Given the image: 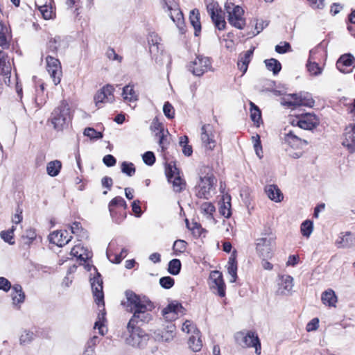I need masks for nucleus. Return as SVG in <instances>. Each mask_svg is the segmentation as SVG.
<instances>
[{"instance_id": "1", "label": "nucleus", "mask_w": 355, "mask_h": 355, "mask_svg": "<svg viewBox=\"0 0 355 355\" xmlns=\"http://www.w3.org/2000/svg\"><path fill=\"white\" fill-rule=\"evenodd\" d=\"M128 310L132 313L127 328L132 326L137 327L148 324L153 320L152 311L155 308L153 303L148 298L141 297L132 291H125Z\"/></svg>"}, {"instance_id": "2", "label": "nucleus", "mask_w": 355, "mask_h": 355, "mask_svg": "<svg viewBox=\"0 0 355 355\" xmlns=\"http://www.w3.org/2000/svg\"><path fill=\"white\" fill-rule=\"evenodd\" d=\"M71 120V110L66 101H62L51 112L49 121L57 131L67 128Z\"/></svg>"}, {"instance_id": "3", "label": "nucleus", "mask_w": 355, "mask_h": 355, "mask_svg": "<svg viewBox=\"0 0 355 355\" xmlns=\"http://www.w3.org/2000/svg\"><path fill=\"white\" fill-rule=\"evenodd\" d=\"M234 338L236 343L241 347L243 348L254 347L255 349L256 354H261V343L255 332L252 331H239L235 334Z\"/></svg>"}, {"instance_id": "4", "label": "nucleus", "mask_w": 355, "mask_h": 355, "mask_svg": "<svg viewBox=\"0 0 355 355\" xmlns=\"http://www.w3.org/2000/svg\"><path fill=\"white\" fill-rule=\"evenodd\" d=\"M127 329L129 333V336L125 339L127 344L137 348H144L147 345L149 335L139 327L132 326Z\"/></svg>"}, {"instance_id": "5", "label": "nucleus", "mask_w": 355, "mask_h": 355, "mask_svg": "<svg viewBox=\"0 0 355 355\" xmlns=\"http://www.w3.org/2000/svg\"><path fill=\"white\" fill-rule=\"evenodd\" d=\"M164 9L181 33L184 30V20L178 3L175 0H164Z\"/></svg>"}, {"instance_id": "6", "label": "nucleus", "mask_w": 355, "mask_h": 355, "mask_svg": "<svg viewBox=\"0 0 355 355\" xmlns=\"http://www.w3.org/2000/svg\"><path fill=\"white\" fill-rule=\"evenodd\" d=\"M216 182V180L211 173H207L203 177L200 176L199 183L196 187V196L199 198L208 199Z\"/></svg>"}, {"instance_id": "7", "label": "nucleus", "mask_w": 355, "mask_h": 355, "mask_svg": "<svg viewBox=\"0 0 355 355\" xmlns=\"http://www.w3.org/2000/svg\"><path fill=\"white\" fill-rule=\"evenodd\" d=\"M275 237L272 234H265L264 236L256 240V251L259 257L269 259L272 255V247Z\"/></svg>"}, {"instance_id": "8", "label": "nucleus", "mask_w": 355, "mask_h": 355, "mask_svg": "<svg viewBox=\"0 0 355 355\" xmlns=\"http://www.w3.org/2000/svg\"><path fill=\"white\" fill-rule=\"evenodd\" d=\"M188 70L196 76H202L211 69V62L208 57L198 55L187 65Z\"/></svg>"}, {"instance_id": "9", "label": "nucleus", "mask_w": 355, "mask_h": 355, "mask_svg": "<svg viewBox=\"0 0 355 355\" xmlns=\"http://www.w3.org/2000/svg\"><path fill=\"white\" fill-rule=\"evenodd\" d=\"M315 101L312 98L311 94L308 93L291 94L287 96V98L284 99L282 103V105L291 106H306L312 107Z\"/></svg>"}, {"instance_id": "10", "label": "nucleus", "mask_w": 355, "mask_h": 355, "mask_svg": "<svg viewBox=\"0 0 355 355\" xmlns=\"http://www.w3.org/2000/svg\"><path fill=\"white\" fill-rule=\"evenodd\" d=\"M232 6L231 7L230 5L226 6L228 13L227 20L232 26L238 29H243L245 24V19L243 18L244 10L239 6L232 5Z\"/></svg>"}, {"instance_id": "11", "label": "nucleus", "mask_w": 355, "mask_h": 355, "mask_svg": "<svg viewBox=\"0 0 355 355\" xmlns=\"http://www.w3.org/2000/svg\"><path fill=\"white\" fill-rule=\"evenodd\" d=\"M46 70L50 75L55 85H58L62 76V71L60 62L58 59L48 55L46 58Z\"/></svg>"}, {"instance_id": "12", "label": "nucleus", "mask_w": 355, "mask_h": 355, "mask_svg": "<svg viewBox=\"0 0 355 355\" xmlns=\"http://www.w3.org/2000/svg\"><path fill=\"white\" fill-rule=\"evenodd\" d=\"M200 139L202 146L208 150H213L216 145L215 130L212 125L205 124L201 128Z\"/></svg>"}, {"instance_id": "13", "label": "nucleus", "mask_w": 355, "mask_h": 355, "mask_svg": "<svg viewBox=\"0 0 355 355\" xmlns=\"http://www.w3.org/2000/svg\"><path fill=\"white\" fill-rule=\"evenodd\" d=\"M95 275L90 278L91 286L96 303L104 306V295L103 291V279L101 274L94 268Z\"/></svg>"}, {"instance_id": "14", "label": "nucleus", "mask_w": 355, "mask_h": 355, "mask_svg": "<svg viewBox=\"0 0 355 355\" xmlns=\"http://www.w3.org/2000/svg\"><path fill=\"white\" fill-rule=\"evenodd\" d=\"M114 88L111 85H106L100 89L94 96V101L98 108L102 107V105L107 103H112L114 101Z\"/></svg>"}, {"instance_id": "15", "label": "nucleus", "mask_w": 355, "mask_h": 355, "mask_svg": "<svg viewBox=\"0 0 355 355\" xmlns=\"http://www.w3.org/2000/svg\"><path fill=\"white\" fill-rule=\"evenodd\" d=\"M185 313V309L182 306L181 303L177 301H173L169 303L167 306L162 310V315L167 321H172L175 320L179 314L184 315Z\"/></svg>"}, {"instance_id": "16", "label": "nucleus", "mask_w": 355, "mask_h": 355, "mask_svg": "<svg viewBox=\"0 0 355 355\" xmlns=\"http://www.w3.org/2000/svg\"><path fill=\"white\" fill-rule=\"evenodd\" d=\"M301 130L299 129L290 130L285 136L286 142L293 148H302L304 146L308 145L307 140L303 139L301 134Z\"/></svg>"}, {"instance_id": "17", "label": "nucleus", "mask_w": 355, "mask_h": 355, "mask_svg": "<svg viewBox=\"0 0 355 355\" xmlns=\"http://www.w3.org/2000/svg\"><path fill=\"white\" fill-rule=\"evenodd\" d=\"M320 123L319 119L314 114L306 113L297 119V125L299 130L304 129L311 130L315 128Z\"/></svg>"}, {"instance_id": "18", "label": "nucleus", "mask_w": 355, "mask_h": 355, "mask_svg": "<svg viewBox=\"0 0 355 355\" xmlns=\"http://www.w3.org/2000/svg\"><path fill=\"white\" fill-rule=\"evenodd\" d=\"M11 64L8 55L0 51V75L3 76L5 84L10 83Z\"/></svg>"}, {"instance_id": "19", "label": "nucleus", "mask_w": 355, "mask_h": 355, "mask_svg": "<svg viewBox=\"0 0 355 355\" xmlns=\"http://www.w3.org/2000/svg\"><path fill=\"white\" fill-rule=\"evenodd\" d=\"M211 280V288L217 289V294L223 297L225 295V284L223 279V275L218 270L212 271L210 274Z\"/></svg>"}, {"instance_id": "20", "label": "nucleus", "mask_w": 355, "mask_h": 355, "mask_svg": "<svg viewBox=\"0 0 355 355\" xmlns=\"http://www.w3.org/2000/svg\"><path fill=\"white\" fill-rule=\"evenodd\" d=\"M67 230H60L53 232L50 234V242L59 247L67 245L71 239L72 236H68Z\"/></svg>"}, {"instance_id": "21", "label": "nucleus", "mask_w": 355, "mask_h": 355, "mask_svg": "<svg viewBox=\"0 0 355 355\" xmlns=\"http://www.w3.org/2000/svg\"><path fill=\"white\" fill-rule=\"evenodd\" d=\"M354 245L355 237L350 232H341L336 241V245L338 248H349Z\"/></svg>"}, {"instance_id": "22", "label": "nucleus", "mask_w": 355, "mask_h": 355, "mask_svg": "<svg viewBox=\"0 0 355 355\" xmlns=\"http://www.w3.org/2000/svg\"><path fill=\"white\" fill-rule=\"evenodd\" d=\"M254 50V48L252 47V49L240 53L239 55L237 66L239 69L243 72V74L248 70V64L253 56Z\"/></svg>"}, {"instance_id": "23", "label": "nucleus", "mask_w": 355, "mask_h": 355, "mask_svg": "<svg viewBox=\"0 0 355 355\" xmlns=\"http://www.w3.org/2000/svg\"><path fill=\"white\" fill-rule=\"evenodd\" d=\"M355 66V58L351 54H345L340 57L336 62L337 69L343 73H349L345 68L348 67Z\"/></svg>"}, {"instance_id": "24", "label": "nucleus", "mask_w": 355, "mask_h": 355, "mask_svg": "<svg viewBox=\"0 0 355 355\" xmlns=\"http://www.w3.org/2000/svg\"><path fill=\"white\" fill-rule=\"evenodd\" d=\"M342 144L347 148L350 153L355 152V124L349 130H346Z\"/></svg>"}, {"instance_id": "25", "label": "nucleus", "mask_w": 355, "mask_h": 355, "mask_svg": "<svg viewBox=\"0 0 355 355\" xmlns=\"http://www.w3.org/2000/svg\"><path fill=\"white\" fill-rule=\"evenodd\" d=\"M278 284L279 291L282 294L286 295L290 293L293 287V278L288 275H282Z\"/></svg>"}, {"instance_id": "26", "label": "nucleus", "mask_w": 355, "mask_h": 355, "mask_svg": "<svg viewBox=\"0 0 355 355\" xmlns=\"http://www.w3.org/2000/svg\"><path fill=\"white\" fill-rule=\"evenodd\" d=\"M50 1V0H35L36 6L45 19H51L53 14L52 7L48 5Z\"/></svg>"}, {"instance_id": "27", "label": "nucleus", "mask_w": 355, "mask_h": 355, "mask_svg": "<svg viewBox=\"0 0 355 355\" xmlns=\"http://www.w3.org/2000/svg\"><path fill=\"white\" fill-rule=\"evenodd\" d=\"M265 192L267 196L272 201L276 202H281L283 198V194L277 186L275 184H270L266 187Z\"/></svg>"}, {"instance_id": "28", "label": "nucleus", "mask_w": 355, "mask_h": 355, "mask_svg": "<svg viewBox=\"0 0 355 355\" xmlns=\"http://www.w3.org/2000/svg\"><path fill=\"white\" fill-rule=\"evenodd\" d=\"M11 297L12 304L17 306L24 302L25 300V294L22 290V287L19 284H15L12 287Z\"/></svg>"}, {"instance_id": "29", "label": "nucleus", "mask_w": 355, "mask_h": 355, "mask_svg": "<svg viewBox=\"0 0 355 355\" xmlns=\"http://www.w3.org/2000/svg\"><path fill=\"white\" fill-rule=\"evenodd\" d=\"M196 204L199 206L200 213L209 220L213 219V214L215 212L216 209L214 205L210 202H197Z\"/></svg>"}, {"instance_id": "30", "label": "nucleus", "mask_w": 355, "mask_h": 355, "mask_svg": "<svg viewBox=\"0 0 355 355\" xmlns=\"http://www.w3.org/2000/svg\"><path fill=\"white\" fill-rule=\"evenodd\" d=\"M235 252L236 251L230 256L227 263V272L231 276L230 282L232 283L235 282L237 279V261L234 255Z\"/></svg>"}, {"instance_id": "31", "label": "nucleus", "mask_w": 355, "mask_h": 355, "mask_svg": "<svg viewBox=\"0 0 355 355\" xmlns=\"http://www.w3.org/2000/svg\"><path fill=\"white\" fill-rule=\"evenodd\" d=\"M122 96L125 101L136 102L138 95L136 94L132 85H127L123 88Z\"/></svg>"}, {"instance_id": "32", "label": "nucleus", "mask_w": 355, "mask_h": 355, "mask_svg": "<svg viewBox=\"0 0 355 355\" xmlns=\"http://www.w3.org/2000/svg\"><path fill=\"white\" fill-rule=\"evenodd\" d=\"M189 19L195 30L194 35L196 36H198L201 31V24L200 21V14L198 10H193L191 11Z\"/></svg>"}, {"instance_id": "33", "label": "nucleus", "mask_w": 355, "mask_h": 355, "mask_svg": "<svg viewBox=\"0 0 355 355\" xmlns=\"http://www.w3.org/2000/svg\"><path fill=\"white\" fill-rule=\"evenodd\" d=\"M71 254L84 261L92 257L90 252L80 245L74 246L71 250Z\"/></svg>"}, {"instance_id": "34", "label": "nucleus", "mask_w": 355, "mask_h": 355, "mask_svg": "<svg viewBox=\"0 0 355 355\" xmlns=\"http://www.w3.org/2000/svg\"><path fill=\"white\" fill-rule=\"evenodd\" d=\"M62 168V162L55 159L49 162L46 165V173L51 177L57 176Z\"/></svg>"}, {"instance_id": "35", "label": "nucleus", "mask_w": 355, "mask_h": 355, "mask_svg": "<svg viewBox=\"0 0 355 355\" xmlns=\"http://www.w3.org/2000/svg\"><path fill=\"white\" fill-rule=\"evenodd\" d=\"M322 302L324 304L329 306H335L337 302V297L335 293L331 289H328L322 293L321 297Z\"/></svg>"}, {"instance_id": "36", "label": "nucleus", "mask_w": 355, "mask_h": 355, "mask_svg": "<svg viewBox=\"0 0 355 355\" xmlns=\"http://www.w3.org/2000/svg\"><path fill=\"white\" fill-rule=\"evenodd\" d=\"M188 345L192 351L199 352L202 346L200 334H193L191 336H190L188 340Z\"/></svg>"}, {"instance_id": "37", "label": "nucleus", "mask_w": 355, "mask_h": 355, "mask_svg": "<svg viewBox=\"0 0 355 355\" xmlns=\"http://www.w3.org/2000/svg\"><path fill=\"white\" fill-rule=\"evenodd\" d=\"M264 62L267 69L272 71L274 75L278 74L282 69L281 63L275 58L265 60Z\"/></svg>"}, {"instance_id": "38", "label": "nucleus", "mask_w": 355, "mask_h": 355, "mask_svg": "<svg viewBox=\"0 0 355 355\" xmlns=\"http://www.w3.org/2000/svg\"><path fill=\"white\" fill-rule=\"evenodd\" d=\"M148 44L150 45V52L158 51L161 38L157 33L154 32L149 33L148 37Z\"/></svg>"}, {"instance_id": "39", "label": "nucleus", "mask_w": 355, "mask_h": 355, "mask_svg": "<svg viewBox=\"0 0 355 355\" xmlns=\"http://www.w3.org/2000/svg\"><path fill=\"white\" fill-rule=\"evenodd\" d=\"M187 243L184 240H176L173 245V254L175 256H180L182 253L184 252L187 249Z\"/></svg>"}, {"instance_id": "40", "label": "nucleus", "mask_w": 355, "mask_h": 355, "mask_svg": "<svg viewBox=\"0 0 355 355\" xmlns=\"http://www.w3.org/2000/svg\"><path fill=\"white\" fill-rule=\"evenodd\" d=\"M116 206L122 207L125 209L127 207L126 202L122 197H120V196L115 197L110 202L109 206H108L109 211H110V215L112 216H114V207Z\"/></svg>"}, {"instance_id": "41", "label": "nucleus", "mask_w": 355, "mask_h": 355, "mask_svg": "<svg viewBox=\"0 0 355 355\" xmlns=\"http://www.w3.org/2000/svg\"><path fill=\"white\" fill-rule=\"evenodd\" d=\"M181 262L178 259H173L168 263V271L173 275H177L181 270Z\"/></svg>"}, {"instance_id": "42", "label": "nucleus", "mask_w": 355, "mask_h": 355, "mask_svg": "<svg viewBox=\"0 0 355 355\" xmlns=\"http://www.w3.org/2000/svg\"><path fill=\"white\" fill-rule=\"evenodd\" d=\"M313 222L310 220H304L302 223L301 227H300V230H301L302 234L306 238H309L310 236V235L311 234V233L313 232Z\"/></svg>"}, {"instance_id": "43", "label": "nucleus", "mask_w": 355, "mask_h": 355, "mask_svg": "<svg viewBox=\"0 0 355 355\" xmlns=\"http://www.w3.org/2000/svg\"><path fill=\"white\" fill-rule=\"evenodd\" d=\"M250 117L255 123H259L261 119V113L259 107L252 102H250Z\"/></svg>"}, {"instance_id": "44", "label": "nucleus", "mask_w": 355, "mask_h": 355, "mask_svg": "<svg viewBox=\"0 0 355 355\" xmlns=\"http://www.w3.org/2000/svg\"><path fill=\"white\" fill-rule=\"evenodd\" d=\"M211 18L216 28H217L219 31L225 29L226 22L224 17L222 16L221 12H218L217 14L214 15V16L213 15V17H211Z\"/></svg>"}, {"instance_id": "45", "label": "nucleus", "mask_w": 355, "mask_h": 355, "mask_svg": "<svg viewBox=\"0 0 355 355\" xmlns=\"http://www.w3.org/2000/svg\"><path fill=\"white\" fill-rule=\"evenodd\" d=\"M324 53L325 54V51H322L320 46H317L313 49H311L309 52V57L307 62H317V60H319V56H322Z\"/></svg>"}, {"instance_id": "46", "label": "nucleus", "mask_w": 355, "mask_h": 355, "mask_svg": "<svg viewBox=\"0 0 355 355\" xmlns=\"http://www.w3.org/2000/svg\"><path fill=\"white\" fill-rule=\"evenodd\" d=\"M189 142V139L187 136H182L180 138L179 144L183 148L182 152L186 156H190L192 153V147L191 146L187 145Z\"/></svg>"}, {"instance_id": "47", "label": "nucleus", "mask_w": 355, "mask_h": 355, "mask_svg": "<svg viewBox=\"0 0 355 355\" xmlns=\"http://www.w3.org/2000/svg\"><path fill=\"white\" fill-rule=\"evenodd\" d=\"M35 338V334L33 331L24 330L22 331L19 341L21 345L29 344Z\"/></svg>"}, {"instance_id": "48", "label": "nucleus", "mask_w": 355, "mask_h": 355, "mask_svg": "<svg viewBox=\"0 0 355 355\" xmlns=\"http://www.w3.org/2000/svg\"><path fill=\"white\" fill-rule=\"evenodd\" d=\"M182 330L184 332H187V334H200L199 330L191 320H186L183 323Z\"/></svg>"}, {"instance_id": "49", "label": "nucleus", "mask_w": 355, "mask_h": 355, "mask_svg": "<svg viewBox=\"0 0 355 355\" xmlns=\"http://www.w3.org/2000/svg\"><path fill=\"white\" fill-rule=\"evenodd\" d=\"M170 182L172 183L173 190L175 192H181L185 186L184 180L180 178V175H177L173 178L172 181Z\"/></svg>"}, {"instance_id": "50", "label": "nucleus", "mask_w": 355, "mask_h": 355, "mask_svg": "<svg viewBox=\"0 0 355 355\" xmlns=\"http://www.w3.org/2000/svg\"><path fill=\"white\" fill-rule=\"evenodd\" d=\"M71 233H73L74 234H77L78 236H79L80 237H84V236L87 237L86 231H85L82 228L81 224L79 222L73 223V224L71 225Z\"/></svg>"}, {"instance_id": "51", "label": "nucleus", "mask_w": 355, "mask_h": 355, "mask_svg": "<svg viewBox=\"0 0 355 355\" xmlns=\"http://www.w3.org/2000/svg\"><path fill=\"white\" fill-rule=\"evenodd\" d=\"M135 167L132 162H123L121 164V171L131 177L135 173Z\"/></svg>"}, {"instance_id": "52", "label": "nucleus", "mask_w": 355, "mask_h": 355, "mask_svg": "<svg viewBox=\"0 0 355 355\" xmlns=\"http://www.w3.org/2000/svg\"><path fill=\"white\" fill-rule=\"evenodd\" d=\"M83 134L91 139H98L103 137V134L101 132L96 131L93 128H86Z\"/></svg>"}, {"instance_id": "53", "label": "nucleus", "mask_w": 355, "mask_h": 355, "mask_svg": "<svg viewBox=\"0 0 355 355\" xmlns=\"http://www.w3.org/2000/svg\"><path fill=\"white\" fill-rule=\"evenodd\" d=\"M166 175L167 177L168 181H172V179L179 175L178 169L176 168L175 165H171L169 164L166 168Z\"/></svg>"}, {"instance_id": "54", "label": "nucleus", "mask_w": 355, "mask_h": 355, "mask_svg": "<svg viewBox=\"0 0 355 355\" xmlns=\"http://www.w3.org/2000/svg\"><path fill=\"white\" fill-rule=\"evenodd\" d=\"M7 32V27L2 23H0V46L3 48L8 45L6 37Z\"/></svg>"}, {"instance_id": "55", "label": "nucleus", "mask_w": 355, "mask_h": 355, "mask_svg": "<svg viewBox=\"0 0 355 355\" xmlns=\"http://www.w3.org/2000/svg\"><path fill=\"white\" fill-rule=\"evenodd\" d=\"M306 67L309 72L313 76L320 75L322 71L318 62H307Z\"/></svg>"}, {"instance_id": "56", "label": "nucleus", "mask_w": 355, "mask_h": 355, "mask_svg": "<svg viewBox=\"0 0 355 355\" xmlns=\"http://www.w3.org/2000/svg\"><path fill=\"white\" fill-rule=\"evenodd\" d=\"M207 10L210 17L214 16V15L218 12H222L221 10L219 8L218 3L214 0H211V2H209L207 5Z\"/></svg>"}, {"instance_id": "57", "label": "nucleus", "mask_w": 355, "mask_h": 355, "mask_svg": "<svg viewBox=\"0 0 355 355\" xmlns=\"http://www.w3.org/2000/svg\"><path fill=\"white\" fill-rule=\"evenodd\" d=\"M112 245V243H110L107 250V257L111 262L114 263H121L123 259L121 257V255L119 254H115L111 252Z\"/></svg>"}, {"instance_id": "58", "label": "nucleus", "mask_w": 355, "mask_h": 355, "mask_svg": "<svg viewBox=\"0 0 355 355\" xmlns=\"http://www.w3.org/2000/svg\"><path fill=\"white\" fill-rule=\"evenodd\" d=\"M252 139L254 140V148L256 153V155L259 158H261L263 157L262 152V146L261 144L260 137L259 135L252 137Z\"/></svg>"}, {"instance_id": "59", "label": "nucleus", "mask_w": 355, "mask_h": 355, "mask_svg": "<svg viewBox=\"0 0 355 355\" xmlns=\"http://www.w3.org/2000/svg\"><path fill=\"white\" fill-rule=\"evenodd\" d=\"M13 227L10 230H8V231H3L1 233V236L3 239V241L8 243L10 245H13L15 243V241H13Z\"/></svg>"}, {"instance_id": "60", "label": "nucleus", "mask_w": 355, "mask_h": 355, "mask_svg": "<svg viewBox=\"0 0 355 355\" xmlns=\"http://www.w3.org/2000/svg\"><path fill=\"white\" fill-rule=\"evenodd\" d=\"M174 283V279L169 276L163 277L159 279L160 286L165 289H169L173 287Z\"/></svg>"}, {"instance_id": "61", "label": "nucleus", "mask_w": 355, "mask_h": 355, "mask_svg": "<svg viewBox=\"0 0 355 355\" xmlns=\"http://www.w3.org/2000/svg\"><path fill=\"white\" fill-rule=\"evenodd\" d=\"M163 112L168 119H173L175 110L173 105L169 102H165L163 106Z\"/></svg>"}, {"instance_id": "62", "label": "nucleus", "mask_w": 355, "mask_h": 355, "mask_svg": "<svg viewBox=\"0 0 355 355\" xmlns=\"http://www.w3.org/2000/svg\"><path fill=\"white\" fill-rule=\"evenodd\" d=\"M142 159L144 162L148 166H152L155 162V156L154 153L151 151L146 152L143 155Z\"/></svg>"}, {"instance_id": "63", "label": "nucleus", "mask_w": 355, "mask_h": 355, "mask_svg": "<svg viewBox=\"0 0 355 355\" xmlns=\"http://www.w3.org/2000/svg\"><path fill=\"white\" fill-rule=\"evenodd\" d=\"M220 214L225 218H229L231 216V204L230 202L227 203L223 202L219 208Z\"/></svg>"}, {"instance_id": "64", "label": "nucleus", "mask_w": 355, "mask_h": 355, "mask_svg": "<svg viewBox=\"0 0 355 355\" xmlns=\"http://www.w3.org/2000/svg\"><path fill=\"white\" fill-rule=\"evenodd\" d=\"M275 51L278 53H285L291 51V46L287 42H284L275 46Z\"/></svg>"}]
</instances>
